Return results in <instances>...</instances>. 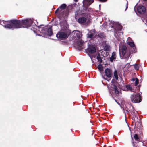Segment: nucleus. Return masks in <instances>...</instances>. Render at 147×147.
<instances>
[{"label": "nucleus", "instance_id": "1", "mask_svg": "<svg viewBox=\"0 0 147 147\" xmlns=\"http://www.w3.org/2000/svg\"><path fill=\"white\" fill-rule=\"evenodd\" d=\"M72 8V6L69 5L67 7L66 4H63L56 10L55 13L59 18L62 17L67 18L69 14V11Z\"/></svg>", "mask_w": 147, "mask_h": 147}, {"label": "nucleus", "instance_id": "2", "mask_svg": "<svg viewBox=\"0 0 147 147\" xmlns=\"http://www.w3.org/2000/svg\"><path fill=\"white\" fill-rule=\"evenodd\" d=\"M21 20H11L8 21H3V26L5 28L11 29H18L21 28Z\"/></svg>", "mask_w": 147, "mask_h": 147}, {"label": "nucleus", "instance_id": "3", "mask_svg": "<svg viewBox=\"0 0 147 147\" xmlns=\"http://www.w3.org/2000/svg\"><path fill=\"white\" fill-rule=\"evenodd\" d=\"M127 47L124 45H123L119 48L120 56L122 59L128 60L131 54V52L127 51Z\"/></svg>", "mask_w": 147, "mask_h": 147}, {"label": "nucleus", "instance_id": "4", "mask_svg": "<svg viewBox=\"0 0 147 147\" xmlns=\"http://www.w3.org/2000/svg\"><path fill=\"white\" fill-rule=\"evenodd\" d=\"M132 109L130 110V112L131 114H132V118L133 120H134L135 123V125H137V126L138 127V125L140 127L141 125V123L140 122V119H138V116L137 115V112L136 111L134 107H132Z\"/></svg>", "mask_w": 147, "mask_h": 147}, {"label": "nucleus", "instance_id": "5", "mask_svg": "<svg viewBox=\"0 0 147 147\" xmlns=\"http://www.w3.org/2000/svg\"><path fill=\"white\" fill-rule=\"evenodd\" d=\"M131 100L134 103H139L142 100V96L139 93L132 94L131 96Z\"/></svg>", "mask_w": 147, "mask_h": 147}, {"label": "nucleus", "instance_id": "6", "mask_svg": "<svg viewBox=\"0 0 147 147\" xmlns=\"http://www.w3.org/2000/svg\"><path fill=\"white\" fill-rule=\"evenodd\" d=\"M21 27L28 28L31 26L33 23V20L30 19H26L21 20Z\"/></svg>", "mask_w": 147, "mask_h": 147}, {"label": "nucleus", "instance_id": "7", "mask_svg": "<svg viewBox=\"0 0 147 147\" xmlns=\"http://www.w3.org/2000/svg\"><path fill=\"white\" fill-rule=\"evenodd\" d=\"M82 16L83 17L79 18L78 20V22L80 24H83L86 22L87 20V18L89 16V14L88 13H81Z\"/></svg>", "mask_w": 147, "mask_h": 147}, {"label": "nucleus", "instance_id": "8", "mask_svg": "<svg viewBox=\"0 0 147 147\" xmlns=\"http://www.w3.org/2000/svg\"><path fill=\"white\" fill-rule=\"evenodd\" d=\"M56 37L58 38L61 40H65L67 38L68 35L66 33L60 31L56 34Z\"/></svg>", "mask_w": 147, "mask_h": 147}, {"label": "nucleus", "instance_id": "9", "mask_svg": "<svg viewBox=\"0 0 147 147\" xmlns=\"http://www.w3.org/2000/svg\"><path fill=\"white\" fill-rule=\"evenodd\" d=\"M146 8L143 6H140L137 9L138 12L140 14H144L146 12Z\"/></svg>", "mask_w": 147, "mask_h": 147}, {"label": "nucleus", "instance_id": "10", "mask_svg": "<svg viewBox=\"0 0 147 147\" xmlns=\"http://www.w3.org/2000/svg\"><path fill=\"white\" fill-rule=\"evenodd\" d=\"M87 51L90 54H93L96 51V48L92 45H89L87 49Z\"/></svg>", "mask_w": 147, "mask_h": 147}, {"label": "nucleus", "instance_id": "11", "mask_svg": "<svg viewBox=\"0 0 147 147\" xmlns=\"http://www.w3.org/2000/svg\"><path fill=\"white\" fill-rule=\"evenodd\" d=\"M122 29V26L120 24H115V25L114 31L115 36H116V34L117 35V31L121 30Z\"/></svg>", "mask_w": 147, "mask_h": 147}, {"label": "nucleus", "instance_id": "12", "mask_svg": "<svg viewBox=\"0 0 147 147\" xmlns=\"http://www.w3.org/2000/svg\"><path fill=\"white\" fill-rule=\"evenodd\" d=\"M84 42L82 40L78 41L77 43V46L79 50H82L84 48L83 47Z\"/></svg>", "mask_w": 147, "mask_h": 147}, {"label": "nucleus", "instance_id": "13", "mask_svg": "<svg viewBox=\"0 0 147 147\" xmlns=\"http://www.w3.org/2000/svg\"><path fill=\"white\" fill-rule=\"evenodd\" d=\"M106 76L107 77L110 78L112 75V71L110 69L107 68L105 70V71Z\"/></svg>", "mask_w": 147, "mask_h": 147}, {"label": "nucleus", "instance_id": "14", "mask_svg": "<svg viewBox=\"0 0 147 147\" xmlns=\"http://www.w3.org/2000/svg\"><path fill=\"white\" fill-rule=\"evenodd\" d=\"M38 28L39 29V30H40V29H41V31L40 32V33L42 34L43 36H45L47 35V29L45 28H40V26H38Z\"/></svg>", "mask_w": 147, "mask_h": 147}, {"label": "nucleus", "instance_id": "15", "mask_svg": "<svg viewBox=\"0 0 147 147\" xmlns=\"http://www.w3.org/2000/svg\"><path fill=\"white\" fill-rule=\"evenodd\" d=\"M94 1V0H86L83 4L85 6L88 7Z\"/></svg>", "mask_w": 147, "mask_h": 147}, {"label": "nucleus", "instance_id": "16", "mask_svg": "<svg viewBox=\"0 0 147 147\" xmlns=\"http://www.w3.org/2000/svg\"><path fill=\"white\" fill-rule=\"evenodd\" d=\"M79 12L82 13H84L86 12H89V10L88 8L85 6H83L79 10Z\"/></svg>", "mask_w": 147, "mask_h": 147}, {"label": "nucleus", "instance_id": "17", "mask_svg": "<svg viewBox=\"0 0 147 147\" xmlns=\"http://www.w3.org/2000/svg\"><path fill=\"white\" fill-rule=\"evenodd\" d=\"M116 53L115 52L112 53V55L110 57L109 61L111 62H113V60L116 59Z\"/></svg>", "mask_w": 147, "mask_h": 147}, {"label": "nucleus", "instance_id": "18", "mask_svg": "<svg viewBox=\"0 0 147 147\" xmlns=\"http://www.w3.org/2000/svg\"><path fill=\"white\" fill-rule=\"evenodd\" d=\"M53 32L51 28H49L47 29V35L50 36L52 35Z\"/></svg>", "mask_w": 147, "mask_h": 147}, {"label": "nucleus", "instance_id": "19", "mask_svg": "<svg viewBox=\"0 0 147 147\" xmlns=\"http://www.w3.org/2000/svg\"><path fill=\"white\" fill-rule=\"evenodd\" d=\"M97 36L100 39H102L103 38H105L106 37L105 34L103 32L100 33H99L97 35Z\"/></svg>", "mask_w": 147, "mask_h": 147}, {"label": "nucleus", "instance_id": "20", "mask_svg": "<svg viewBox=\"0 0 147 147\" xmlns=\"http://www.w3.org/2000/svg\"><path fill=\"white\" fill-rule=\"evenodd\" d=\"M75 31V32H76V35L75 37L76 38L78 39H80L82 36V34L80 33V32L78 31Z\"/></svg>", "mask_w": 147, "mask_h": 147}, {"label": "nucleus", "instance_id": "21", "mask_svg": "<svg viewBox=\"0 0 147 147\" xmlns=\"http://www.w3.org/2000/svg\"><path fill=\"white\" fill-rule=\"evenodd\" d=\"M134 138L136 141L135 142V143H138L139 142H140V139H139L138 135L137 134H135L134 136Z\"/></svg>", "mask_w": 147, "mask_h": 147}, {"label": "nucleus", "instance_id": "22", "mask_svg": "<svg viewBox=\"0 0 147 147\" xmlns=\"http://www.w3.org/2000/svg\"><path fill=\"white\" fill-rule=\"evenodd\" d=\"M113 90L115 91V93L117 94H119V91L118 90L117 86L115 84L113 85Z\"/></svg>", "mask_w": 147, "mask_h": 147}, {"label": "nucleus", "instance_id": "23", "mask_svg": "<svg viewBox=\"0 0 147 147\" xmlns=\"http://www.w3.org/2000/svg\"><path fill=\"white\" fill-rule=\"evenodd\" d=\"M92 31H90L87 34V37L88 38H93L94 36V34L92 32Z\"/></svg>", "mask_w": 147, "mask_h": 147}, {"label": "nucleus", "instance_id": "24", "mask_svg": "<svg viewBox=\"0 0 147 147\" xmlns=\"http://www.w3.org/2000/svg\"><path fill=\"white\" fill-rule=\"evenodd\" d=\"M104 50L106 51H110V46L107 45H106L104 47Z\"/></svg>", "mask_w": 147, "mask_h": 147}, {"label": "nucleus", "instance_id": "25", "mask_svg": "<svg viewBox=\"0 0 147 147\" xmlns=\"http://www.w3.org/2000/svg\"><path fill=\"white\" fill-rule=\"evenodd\" d=\"M97 59L98 62H100V63H102V60L101 58L100 54L98 53V54Z\"/></svg>", "mask_w": 147, "mask_h": 147}, {"label": "nucleus", "instance_id": "26", "mask_svg": "<svg viewBox=\"0 0 147 147\" xmlns=\"http://www.w3.org/2000/svg\"><path fill=\"white\" fill-rule=\"evenodd\" d=\"M126 88L130 91H132V88L131 86L129 84L126 85L125 86Z\"/></svg>", "mask_w": 147, "mask_h": 147}, {"label": "nucleus", "instance_id": "27", "mask_svg": "<svg viewBox=\"0 0 147 147\" xmlns=\"http://www.w3.org/2000/svg\"><path fill=\"white\" fill-rule=\"evenodd\" d=\"M134 69L136 70L139 69L140 65L139 64H136L133 65Z\"/></svg>", "mask_w": 147, "mask_h": 147}, {"label": "nucleus", "instance_id": "28", "mask_svg": "<svg viewBox=\"0 0 147 147\" xmlns=\"http://www.w3.org/2000/svg\"><path fill=\"white\" fill-rule=\"evenodd\" d=\"M114 76L116 80H118V76L117 74V70H115V71L114 73Z\"/></svg>", "mask_w": 147, "mask_h": 147}, {"label": "nucleus", "instance_id": "29", "mask_svg": "<svg viewBox=\"0 0 147 147\" xmlns=\"http://www.w3.org/2000/svg\"><path fill=\"white\" fill-rule=\"evenodd\" d=\"M128 44L131 47H134L135 46V44L133 42H128Z\"/></svg>", "mask_w": 147, "mask_h": 147}, {"label": "nucleus", "instance_id": "30", "mask_svg": "<svg viewBox=\"0 0 147 147\" xmlns=\"http://www.w3.org/2000/svg\"><path fill=\"white\" fill-rule=\"evenodd\" d=\"M98 69L100 71L103 70V66L101 64H99L97 67Z\"/></svg>", "mask_w": 147, "mask_h": 147}, {"label": "nucleus", "instance_id": "31", "mask_svg": "<svg viewBox=\"0 0 147 147\" xmlns=\"http://www.w3.org/2000/svg\"><path fill=\"white\" fill-rule=\"evenodd\" d=\"M139 83V80L138 79L136 78H135V86H137L138 85Z\"/></svg>", "mask_w": 147, "mask_h": 147}, {"label": "nucleus", "instance_id": "32", "mask_svg": "<svg viewBox=\"0 0 147 147\" xmlns=\"http://www.w3.org/2000/svg\"><path fill=\"white\" fill-rule=\"evenodd\" d=\"M128 127H129V130L130 131V134H131V136L132 137V143H133V144L134 145V142L133 141V138H132V132H131V128L128 126Z\"/></svg>", "mask_w": 147, "mask_h": 147}, {"label": "nucleus", "instance_id": "33", "mask_svg": "<svg viewBox=\"0 0 147 147\" xmlns=\"http://www.w3.org/2000/svg\"><path fill=\"white\" fill-rule=\"evenodd\" d=\"M131 51H132V53H135L136 52V48H133L132 49H131Z\"/></svg>", "mask_w": 147, "mask_h": 147}, {"label": "nucleus", "instance_id": "34", "mask_svg": "<svg viewBox=\"0 0 147 147\" xmlns=\"http://www.w3.org/2000/svg\"><path fill=\"white\" fill-rule=\"evenodd\" d=\"M140 85H139L138 86H137L136 87V89H137V91L138 92L140 91Z\"/></svg>", "mask_w": 147, "mask_h": 147}, {"label": "nucleus", "instance_id": "35", "mask_svg": "<svg viewBox=\"0 0 147 147\" xmlns=\"http://www.w3.org/2000/svg\"><path fill=\"white\" fill-rule=\"evenodd\" d=\"M100 2H105L107 1V0H99Z\"/></svg>", "mask_w": 147, "mask_h": 147}, {"label": "nucleus", "instance_id": "36", "mask_svg": "<svg viewBox=\"0 0 147 147\" xmlns=\"http://www.w3.org/2000/svg\"><path fill=\"white\" fill-rule=\"evenodd\" d=\"M115 80L114 79H113L112 80L111 82L112 83H115Z\"/></svg>", "mask_w": 147, "mask_h": 147}, {"label": "nucleus", "instance_id": "37", "mask_svg": "<svg viewBox=\"0 0 147 147\" xmlns=\"http://www.w3.org/2000/svg\"><path fill=\"white\" fill-rule=\"evenodd\" d=\"M128 7V2H127L126 4V8L125 9V10H126V9H127Z\"/></svg>", "mask_w": 147, "mask_h": 147}, {"label": "nucleus", "instance_id": "38", "mask_svg": "<svg viewBox=\"0 0 147 147\" xmlns=\"http://www.w3.org/2000/svg\"><path fill=\"white\" fill-rule=\"evenodd\" d=\"M131 81L133 82H134L135 81V79L134 78H133L132 79Z\"/></svg>", "mask_w": 147, "mask_h": 147}, {"label": "nucleus", "instance_id": "39", "mask_svg": "<svg viewBox=\"0 0 147 147\" xmlns=\"http://www.w3.org/2000/svg\"><path fill=\"white\" fill-rule=\"evenodd\" d=\"M74 1L76 2H77L78 1V0H74Z\"/></svg>", "mask_w": 147, "mask_h": 147}, {"label": "nucleus", "instance_id": "40", "mask_svg": "<svg viewBox=\"0 0 147 147\" xmlns=\"http://www.w3.org/2000/svg\"><path fill=\"white\" fill-rule=\"evenodd\" d=\"M127 113H129V111L127 110H126Z\"/></svg>", "mask_w": 147, "mask_h": 147}, {"label": "nucleus", "instance_id": "41", "mask_svg": "<svg viewBox=\"0 0 147 147\" xmlns=\"http://www.w3.org/2000/svg\"><path fill=\"white\" fill-rule=\"evenodd\" d=\"M95 30L94 29L93 31H92V32H95Z\"/></svg>", "mask_w": 147, "mask_h": 147}, {"label": "nucleus", "instance_id": "42", "mask_svg": "<svg viewBox=\"0 0 147 147\" xmlns=\"http://www.w3.org/2000/svg\"><path fill=\"white\" fill-rule=\"evenodd\" d=\"M40 26H43V25H40Z\"/></svg>", "mask_w": 147, "mask_h": 147}]
</instances>
